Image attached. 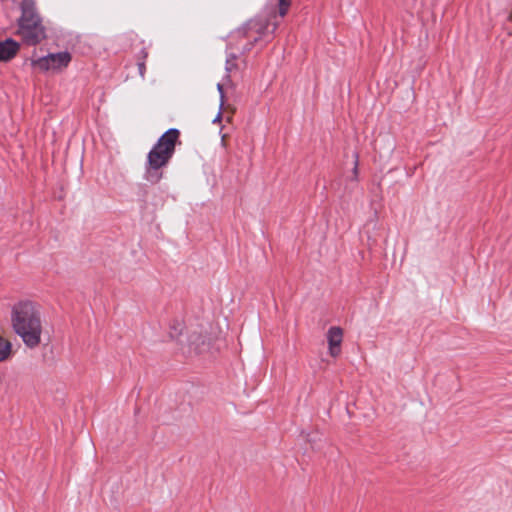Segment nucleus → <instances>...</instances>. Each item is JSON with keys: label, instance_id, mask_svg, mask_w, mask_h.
<instances>
[{"label": "nucleus", "instance_id": "1", "mask_svg": "<svg viewBox=\"0 0 512 512\" xmlns=\"http://www.w3.org/2000/svg\"><path fill=\"white\" fill-rule=\"evenodd\" d=\"M11 326L26 347L35 349L41 343L42 321L38 305L30 300L19 301L11 310Z\"/></svg>", "mask_w": 512, "mask_h": 512}, {"label": "nucleus", "instance_id": "2", "mask_svg": "<svg viewBox=\"0 0 512 512\" xmlns=\"http://www.w3.org/2000/svg\"><path fill=\"white\" fill-rule=\"evenodd\" d=\"M275 3L271 2L270 5V20L263 21L260 19H253L248 21L243 27L239 28L230 36L229 48L232 49L233 40L235 39H247L248 41L241 45L237 46L238 50H241L243 53L250 51L254 44L260 40V38L269 31L274 33L279 26V21L276 19L277 15L280 17H284L290 6L291 0H274Z\"/></svg>", "mask_w": 512, "mask_h": 512}, {"label": "nucleus", "instance_id": "3", "mask_svg": "<svg viewBox=\"0 0 512 512\" xmlns=\"http://www.w3.org/2000/svg\"><path fill=\"white\" fill-rule=\"evenodd\" d=\"M180 130H165L149 151L145 165L144 179L157 184L163 177L161 168L166 166L175 152Z\"/></svg>", "mask_w": 512, "mask_h": 512}, {"label": "nucleus", "instance_id": "4", "mask_svg": "<svg viewBox=\"0 0 512 512\" xmlns=\"http://www.w3.org/2000/svg\"><path fill=\"white\" fill-rule=\"evenodd\" d=\"M21 11L17 34L28 45L40 43L46 38V33L41 18L35 11L34 0H22Z\"/></svg>", "mask_w": 512, "mask_h": 512}, {"label": "nucleus", "instance_id": "5", "mask_svg": "<svg viewBox=\"0 0 512 512\" xmlns=\"http://www.w3.org/2000/svg\"><path fill=\"white\" fill-rule=\"evenodd\" d=\"M72 60L68 51L49 53L46 56L31 60L33 68L41 72L60 73L66 69Z\"/></svg>", "mask_w": 512, "mask_h": 512}, {"label": "nucleus", "instance_id": "6", "mask_svg": "<svg viewBox=\"0 0 512 512\" xmlns=\"http://www.w3.org/2000/svg\"><path fill=\"white\" fill-rule=\"evenodd\" d=\"M343 339V331L340 327L332 326L327 332V341L329 344V354L332 357L339 356L341 352V343Z\"/></svg>", "mask_w": 512, "mask_h": 512}, {"label": "nucleus", "instance_id": "7", "mask_svg": "<svg viewBox=\"0 0 512 512\" xmlns=\"http://www.w3.org/2000/svg\"><path fill=\"white\" fill-rule=\"evenodd\" d=\"M19 48V43H17L13 39H6L5 41H0V61L11 60L17 54Z\"/></svg>", "mask_w": 512, "mask_h": 512}, {"label": "nucleus", "instance_id": "8", "mask_svg": "<svg viewBox=\"0 0 512 512\" xmlns=\"http://www.w3.org/2000/svg\"><path fill=\"white\" fill-rule=\"evenodd\" d=\"M12 355V343L0 337V362L8 360Z\"/></svg>", "mask_w": 512, "mask_h": 512}, {"label": "nucleus", "instance_id": "9", "mask_svg": "<svg viewBox=\"0 0 512 512\" xmlns=\"http://www.w3.org/2000/svg\"><path fill=\"white\" fill-rule=\"evenodd\" d=\"M237 55L234 53V52H231L227 55V58H226V65H225V70L227 72V79L229 80L230 78V74L236 72L239 70V66H238V63H237Z\"/></svg>", "mask_w": 512, "mask_h": 512}, {"label": "nucleus", "instance_id": "10", "mask_svg": "<svg viewBox=\"0 0 512 512\" xmlns=\"http://www.w3.org/2000/svg\"><path fill=\"white\" fill-rule=\"evenodd\" d=\"M183 331V324L179 321H173V323L170 326V338L171 339H178V337L182 334Z\"/></svg>", "mask_w": 512, "mask_h": 512}, {"label": "nucleus", "instance_id": "11", "mask_svg": "<svg viewBox=\"0 0 512 512\" xmlns=\"http://www.w3.org/2000/svg\"><path fill=\"white\" fill-rule=\"evenodd\" d=\"M353 175H354V179L356 180L357 176H358V154L357 153H355Z\"/></svg>", "mask_w": 512, "mask_h": 512}, {"label": "nucleus", "instance_id": "12", "mask_svg": "<svg viewBox=\"0 0 512 512\" xmlns=\"http://www.w3.org/2000/svg\"><path fill=\"white\" fill-rule=\"evenodd\" d=\"M138 69H139L140 76H141V77H144L145 70H146L144 60H143V61H140V62L138 63Z\"/></svg>", "mask_w": 512, "mask_h": 512}, {"label": "nucleus", "instance_id": "13", "mask_svg": "<svg viewBox=\"0 0 512 512\" xmlns=\"http://www.w3.org/2000/svg\"><path fill=\"white\" fill-rule=\"evenodd\" d=\"M217 89H218V91L222 94V93H223V84L218 83V84H217Z\"/></svg>", "mask_w": 512, "mask_h": 512}, {"label": "nucleus", "instance_id": "14", "mask_svg": "<svg viewBox=\"0 0 512 512\" xmlns=\"http://www.w3.org/2000/svg\"><path fill=\"white\" fill-rule=\"evenodd\" d=\"M221 113H218V115L213 119V123H217L220 121Z\"/></svg>", "mask_w": 512, "mask_h": 512}, {"label": "nucleus", "instance_id": "15", "mask_svg": "<svg viewBox=\"0 0 512 512\" xmlns=\"http://www.w3.org/2000/svg\"><path fill=\"white\" fill-rule=\"evenodd\" d=\"M141 54L143 55V59L147 58V55H148V54H147V52L145 51V49H143V50L141 51Z\"/></svg>", "mask_w": 512, "mask_h": 512}, {"label": "nucleus", "instance_id": "16", "mask_svg": "<svg viewBox=\"0 0 512 512\" xmlns=\"http://www.w3.org/2000/svg\"><path fill=\"white\" fill-rule=\"evenodd\" d=\"M225 139H226V135H225V134H223V135L221 136V141H222V143H223V144H225Z\"/></svg>", "mask_w": 512, "mask_h": 512}]
</instances>
